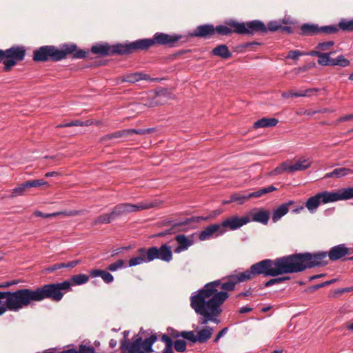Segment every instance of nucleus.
Here are the masks:
<instances>
[{
	"mask_svg": "<svg viewBox=\"0 0 353 353\" xmlns=\"http://www.w3.org/2000/svg\"><path fill=\"white\" fill-rule=\"evenodd\" d=\"M138 256L131 258L128 261V266L132 267L143 263L149 262L147 259L148 253L145 248H140L137 250Z\"/></svg>",
	"mask_w": 353,
	"mask_h": 353,
	"instance_id": "22",
	"label": "nucleus"
},
{
	"mask_svg": "<svg viewBox=\"0 0 353 353\" xmlns=\"http://www.w3.org/2000/svg\"><path fill=\"white\" fill-rule=\"evenodd\" d=\"M228 330V327H224L221 330H220L218 332V334H216V336L214 338V339L213 340V342L215 343H218L219 339L227 333Z\"/></svg>",
	"mask_w": 353,
	"mask_h": 353,
	"instance_id": "63",
	"label": "nucleus"
},
{
	"mask_svg": "<svg viewBox=\"0 0 353 353\" xmlns=\"http://www.w3.org/2000/svg\"><path fill=\"white\" fill-rule=\"evenodd\" d=\"M319 26L314 23H303L300 27L299 34L301 36L309 37L319 35Z\"/></svg>",
	"mask_w": 353,
	"mask_h": 353,
	"instance_id": "24",
	"label": "nucleus"
},
{
	"mask_svg": "<svg viewBox=\"0 0 353 353\" xmlns=\"http://www.w3.org/2000/svg\"><path fill=\"white\" fill-rule=\"evenodd\" d=\"M153 207H154V205L152 203L146 202H141L138 204H131L128 203H119L112 209L110 214L113 221L119 217L125 215L128 213L145 209H150Z\"/></svg>",
	"mask_w": 353,
	"mask_h": 353,
	"instance_id": "9",
	"label": "nucleus"
},
{
	"mask_svg": "<svg viewBox=\"0 0 353 353\" xmlns=\"http://www.w3.org/2000/svg\"><path fill=\"white\" fill-rule=\"evenodd\" d=\"M26 49L23 46H13L6 50L0 49V63H3V70L10 71L12 67L24 60Z\"/></svg>",
	"mask_w": 353,
	"mask_h": 353,
	"instance_id": "8",
	"label": "nucleus"
},
{
	"mask_svg": "<svg viewBox=\"0 0 353 353\" xmlns=\"http://www.w3.org/2000/svg\"><path fill=\"white\" fill-rule=\"evenodd\" d=\"M188 38L182 34L156 32L152 38L140 39L130 42L119 43V56H128L141 51H148L152 46L178 47L186 43Z\"/></svg>",
	"mask_w": 353,
	"mask_h": 353,
	"instance_id": "2",
	"label": "nucleus"
},
{
	"mask_svg": "<svg viewBox=\"0 0 353 353\" xmlns=\"http://www.w3.org/2000/svg\"><path fill=\"white\" fill-rule=\"evenodd\" d=\"M157 341V334H153L144 340L141 336L134 337L132 342L124 339L121 341L120 347L122 350L128 351V353H152L154 352L152 345Z\"/></svg>",
	"mask_w": 353,
	"mask_h": 353,
	"instance_id": "7",
	"label": "nucleus"
},
{
	"mask_svg": "<svg viewBox=\"0 0 353 353\" xmlns=\"http://www.w3.org/2000/svg\"><path fill=\"white\" fill-rule=\"evenodd\" d=\"M68 281L71 282L72 285H80L88 282L89 276L85 274H75Z\"/></svg>",
	"mask_w": 353,
	"mask_h": 353,
	"instance_id": "36",
	"label": "nucleus"
},
{
	"mask_svg": "<svg viewBox=\"0 0 353 353\" xmlns=\"http://www.w3.org/2000/svg\"><path fill=\"white\" fill-rule=\"evenodd\" d=\"M276 190H277V188L272 185L268 187L263 188L259 190L251 192V196H252V198H259L265 194L272 192Z\"/></svg>",
	"mask_w": 353,
	"mask_h": 353,
	"instance_id": "44",
	"label": "nucleus"
},
{
	"mask_svg": "<svg viewBox=\"0 0 353 353\" xmlns=\"http://www.w3.org/2000/svg\"><path fill=\"white\" fill-rule=\"evenodd\" d=\"M284 274H283L282 275H283ZM281 274H280L279 276H281ZM279 275L277 276H272L273 278L270 279L269 281H266L265 283H263V287L262 288H268V287H270L273 285H276V284H279V283H281V280H280V278L278 277Z\"/></svg>",
	"mask_w": 353,
	"mask_h": 353,
	"instance_id": "55",
	"label": "nucleus"
},
{
	"mask_svg": "<svg viewBox=\"0 0 353 353\" xmlns=\"http://www.w3.org/2000/svg\"><path fill=\"white\" fill-rule=\"evenodd\" d=\"M176 222H174L172 219H165L164 220H161L157 223V225L159 227H165V226H169L172 227V224H174Z\"/></svg>",
	"mask_w": 353,
	"mask_h": 353,
	"instance_id": "61",
	"label": "nucleus"
},
{
	"mask_svg": "<svg viewBox=\"0 0 353 353\" xmlns=\"http://www.w3.org/2000/svg\"><path fill=\"white\" fill-rule=\"evenodd\" d=\"M225 25H218L214 26V34H216L219 37L230 36L232 33L236 34L235 24L239 21L233 19H229L224 21Z\"/></svg>",
	"mask_w": 353,
	"mask_h": 353,
	"instance_id": "15",
	"label": "nucleus"
},
{
	"mask_svg": "<svg viewBox=\"0 0 353 353\" xmlns=\"http://www.w3.org/2000/svg\"><path fill=\"white\" fill-rule=\"evenodd\" d=\"M192 222H200L199 216H192L190 218H186L183 221H179V223L180 226H185L189 225L190 223Z\"/></svg>",
	"mask_w": 353,
	"mask_h": 353,
	"instance_id": "57",
	"label": "nucleus"
},
{
	"mask_svg": "<svg viewBox=\"0 0 353 353\" xmlns=\"http://www.w3.org/2000/svg\"><path fill=\"white\" fill-rule=\"evenodd\" d=\"M46 285L50 295V300L59 302L63 299L66 292L71 290L72 283L70 281H64L61 283H48Z\"/></svg>",
	"mask_w": 353,
	"mask_h": 353,
	"instance_id": "10",
	"label": "nucleus"
},
{
	"mask_svg": "<svg viewBox=\"0 0 353 353\" xmlns=\"http://www.w3.org/2000/svg\"><path fill=\"white\" fill-rule=\"evenodd\" d=\"M181 337L184 340H188L192 343H196V335L194 334V331H182L181 332Z\"/></svg>",
	"mask_w": 353,
	"mask_h": 353,
	"instance_id": "49",
	"label": "nucleus"
},
{
	"mask_svg": "<svg viewBox=\"0 0 353 353\" xmlns=\"http://www.w3.org/2000/svg\"><path fill=\"white\" fill-rule=\"evenodd\" d=\"M350 64V61L345 59L343 55H339L336 59H332L331 66L339 65L346 67Z\"/></svg>",
	"mask_w": 353,
	"mask_h": 353,
	"instance_id": "46",
	"label": "nucleus"
},
{
	"mask_svg": "<svg viewBox=\"0 0 353 353\" xmlns=\"http://www.w3.org/2000/svg\"><path fill=\"white\" fill-rule=\"evenodd\" d=\"M27 189L28 186L26 185V181L20 183L17 187L12 190L11 194L9 196V197L14 198L18 196H21L24 194Z\"/></svg>",
	"mask_w": 353,
	"mask_h": 353,
	"instance_id": "45",
	"label": "nucleus"
},
{
	"mask_svg": "<svg viewBox=\"0 0 353 353\" xmlns=\"http://www.w3.org/2000/svg\"><path fill=\"white\" fill-rule=\"evenodd\" d=\"M174 350L178 352H184L187 349V342L184 339H176L173 341Z\"/></svg>",
	"mask_w": 353,
	"mask_h": 353,
	"instance_id": "47",
	"label": "nucleus"
},
{
	"mask_svg": "<svg viewBox=\"0 0 353 353\" xmlns=\"http://www.w3.org/2000/svg\"><path fill=\"white\" fill-rule=\"evenodd\" d=\"M211 54L220 57L223 59H228L232 57V54L225 44H219L211 51Z\"/></svg>",
	"mask_w": 353,
	"mask_h": 353,
	"instance_id": "23",
	"label": "nucleus"
},
{
	"mask_svg": "<svg viewBox=\"0 0 353 353\" xmlns=\"http://www.w3.org/2000/svg\"><path fill=\"white\" fill-rule=\"evenodd\" d=\"M350 252L351 248L346 247L345 244H339L331 248L328 252L325 251H318L315 252H305L294 253L293 254H310L312 255V259H310V261L314 263V265L312 267L305 268V270H306L314 268L326 266L328 264V261L325 260L327 256H329L330 261H336L341 259L346 255L350 254Z\"/></svg>",
	"mask_w": 353,
	"mask_h": 353,
	"instance_id": "5",
	"label": "nucleus"
},
{
	"mask_svg": "<svg viewBox=\"0 0 353 353\" xmlns=\"http://www.w3.org/2000/svg\"><path fill=\"white\" fill-rule=\"evenodd\" d=\"M93 54H100L103 57L119 56V43L110 46L108 43H97L91 47L90 50Z\"/></svg>",
	"mask_w": 353,
	"mask_h": 353,
	"instance_id": "12",
	"label": "nucleus"
},
{
	"mask_svg": "<svg viewBox=\"0 0 353 353\" xmlns=\"http://www.w3.org/2000/svg\"><path fill=\"white\" fill-rule=\"evenodd\" d=\"M310 165L311 162L308 159H299L296 161L293 165H288L285 163H281L283 170H285V171H288L290 172L305 170L310 168Z\"/></svg>",
	"mask_w": 353,
	"mask_h": 353,
	"instance_id": "18",
	"label": "nucleus"
},
{
	"mask_svg": "<svg viewBox=\"0 0 353 353\" xmlns=\"http://www.w3.org/2000/svg\"><path fill=\"white\" fill-rule=\"evenodd\" d=\"M333 53V52H322L319 58L318 59L317 63L322 66H331L332 59L330 57V55Z\"/></svg>",
	"mask_w": 353,
	"mask_h": 353,
	"instance_id": "43",
	"label": "nucleus"
},
{
	"mask_svg": "<svg viewBox=\"0 0 353 353\" xmlns=\"http://www.w3.org/2000/svg\"><path fill=\"white\" fill-rule=\"evenodd\" d=\"M295 202L294 201H289L286 203H283L280 205L276 209L273 211L272 213V221L276 223L278 221L282 216L285 215L290 210V207L294 205Z\"/></svg>",
	"mask_w": 353,
	"mask_h": 353,
	"instance_id": "19",
	"label": "nucleus"
},
{
	"mask_svg": "<svg viewBox=\"0 0 353 353\" xmlns=\"http://www.w3.org/2000/svg\"><path fill=\"white\" fill-rule=\"evenodd\" d=\"M155 131L154 128H145V129H128L129 137L132 136L134 134H146L154 132Z\"/></svg>",
	"mask_w": 353,
	"mask_h": 353,
	"instance_id": "50",
	"label": "nucleus"
},
{
	"mask_svg": "<svg viewBox=\"0 0 353 353\" xmlns=\"http://www.w3.org/2000/svg\"><path fill=\"white\" fill-rule=\"evenodd\" d=\"M167 332L168 334V335L171 339L172 338L177 339L179 337H181V332H179L178 330H175L173 327H168Z\"/></svg>",
	"mask_w": 353,
	"mask_h": 353,
	"instance_id": "59",
	"label": "nucleus"
},
{
	"mask_svg": "<svg viewBox=\"0 0 353 353\" xmlns=\"http://www.w3.org/2000/svg\"><path fill=\"white\" fill-rule=\"evenodd\" d=\"M305 55V52L299 50H290L286 55V59H290L292 60H297L300 56Z\"/></svg>",
	"mask_w": 353,
	"mask_h": 353,
	"instance_id": "54",
	"label": "nucleus"
},
{
	"mask_svg": "<svg viewBox=\"0 0 353 353\" xmlns=\"http://www.w3.org/2000/svg\"><path fill=\"white\" fill-rule=\"evenodd\" d=\"M89 125V121H82L81 120L77 119L70 121V127L72 126H88Z\"/></svg>",
	"mask_w": 353,
	"mask_h": 353,
	"instance_id": "62",
	"label": "nucleus"
},
{
	"mask_svg": "<svg viewBox=\"0 0 353 353\" xmlns=\"http://www.w3.org/2000/svg\"><path fill=\"white\" fill-rule=\"evenodd\" d=\"M279 121L275 118H266L263 117L257 120L254 123L253 128L254 129L260 128H270L274 127L278 123Z\"/></svg>",
	"mask_w": 353,
	"mask_h": 353,
	"instance_id": "27",
	"label": "nucleus"
},
{
	"mask_svg": "<svg viewBox=\"0 0 353 353\" xmlns=\"http://www.w3.org/2000/svg\"><path fill=\"white\" fill-rule=\"evenodd\" d=\"M26 185L28 186V188H37L41 185L49 186V183L48 181H44L43 179H35L26 181Z\"/></svg>",
	"mask_w": 353,
	"mask_h": 353,
	"instance_id": "48",
	"label": "nucleus"
},
{
	"mask_svg": "<svg viewBox=\"0 0 353 353\" xmlns=\"http://www.w3.org/2000/svg\"><path fill=\"white\" fill-rule=\"evenodd\" d=\"M214 330L210 326H205L201 330L197 332L196 343H206L213 334Z\"/></svg>",
	"mask_w": 353,
	"mask_h": 353,
	"instance_id": "25",
	"label": "nucleus"
},
{
	"mask_svg": "<svg viewBox=\"0 0 353 353\" xmlns=\"http://www.w3.org/2000/svg\"><path fill=\"white\" fill-rule=\"evenodd\" d=\"M179 227H181V226H180L179 222H176L174 224H172V227H170V228L154 234V237H163L167 235L173 234L176 232L181 231V230L179 229Z\"/></svg>",
	"mask_w": 353,
	"mask_h": 353,
	"instance_id": "39",
	"label": "nucleus"
},
{
	"mask_svg": "<svg viewBox=\"0 0 353 353\" xmlns=\"http://www.w3.org/2000/svg\"><path fill=\"white\" fill-rule=\"evenodd\" d=\"M261 43L257 41L247 42L241 44L239 47L242 48H254L256 46H260Z\"/></svg>",
	"mask_w": 353,
	"mask_h": 353,
	"instance_id": "64",
	"label": "nucleus"
},
{
	"mask_svg": "<svg viewBox=\"0 0 353 353\" xmlns=\"http://www.w3.org/2000/svg\"><path fill=\"white\" fill-rule=\"evenodd\" d=\"M353 291V287H349V288H339L334 290L333 296L337 297L341 296V294L344 293H347Z\"/></svg>",
	"mask_w": 353,
	"mask_h": 353,
	"instance_id": "58",
	"label": "nucleus"
},
{
	"mask_svg": "<svg viewBox=\"0 0 353 353\" xmlns=\"http://www.w3.org/2000/svg\"><path fill=\"white\" fill-rule=\"evenodd\" d=\"M112 222L110 212L98 216L92 222V225L108 224Z\"/></svg>",
	"mask_w": 353,
	"mask_h": 353,
	"instance_id": "42",
	"label": "nucleus"
},
{
	"mask_svg": "<svg viewBox=\"0 0 353 353\" xmlns=\"http://www.w3.org/2000/svg\"><path fill=\"white\" fill-rule=\"evenodd\" d=\"M338 34V29L336 24L319 26V34Z\"/></svg>",
	"mask_w": 353,
	"mask_h": 353,
	"instance_id": "40",
	"label": "nucleus"
},
{
	"mask_svg": "<svg viewBox=\"0 0 353 353\" xmlns=\"http://www.w3.org/2000/svg\"><path fill=\"white\" fill-rule=\"evenodd\" d=\"M175 240L178 243V246L174 249L175 253H180L188 249L194 244V241L190 239L185 234H179L175 236Z\"/></svg>",
	"mask_w": 353,
	"mask_h": 353,
	"instance_id": "20",
	"label": "nucleus"
},
{
	"mask_svg": "<svg viewBox=\"0 0 353 353\" xmlns=\"http://www.w3.org/2000/svg\"><path fill=\"white\" fill-rule=\"evenodd\" d=\"M334 45V42L333 41H324L321 43H319L315 48L316 50L322 51H326L329 50L331 47H332Z\"/></svg>",
	"mask_w": 353,
	"mask_h": 353,
	"instance_id": "53",
	"label": "nucleus"
},
{
	"mask_svg": "<svg viewBox=\"0 0 353 353\" xmlns=\"http://www.w3.org/2000/svg\"><path fill=\"white\" fill-rule=\"evenodd\" d=\"M250 221L248 216H243L239 217L236 215L231 216L225 219L221 223L223 229L228 228L230 230H236L241 227L246 225Z\"/></svg>",
	"mask_w": 353,
	"mask_h": 353,
	"instance_id": "13",
	"label": "nucleus"
},
{
	"mask_svg": "<svg viewBox=\"0 0 353 353\" xmlns=\"http://www.w3.org/2000/svg\"><path fill=\"white\" fill-rule=\"evenodd\" d=\"M156 97H168L170 93L167 88H159L154 90Z\"/></svg>",
	"mask_w": 353,
	"mask_h": 353,
	"instance_id": "60",
	"label": "nucleus"
},
{
	"mask_svg": "<svg viewBox=\"0 0 353 353\" xmlns=\"http://www.w3.org/2000/svg\"><path fill=\"white\" fill-rule=\"evenodd\" d=\"M70 56L72 59H85L88 57L89 51L78 48L74 43H65L57 48L47 45L34 50L32 60L36 63L58 62Z\"/></svg>",
	"mask_w": 353,
	"mask_h": 353,
	"instance_id": "3",
	"label": "nucleus"
},
{
	"mask_svg": "<svg viewBox=\"0 0 353 353\" xmlns=\"http://www.w3.org/2000/svg\"><path fill=\"white\" fill-rule=\"evenodd\" d=\"M353 174V170L349 168H338L325 174V178H341Z\"/></svg>",
	"mask_w": 353,
	"mask_h": 353,
	"instance_id": "28",
	"label": "nucleus"
},
{
	"mask_svg": "<svg viewBox=\"0 0 353 353\" xmlns=\"http://www.w3.org/2000/svg\"><path fill=\"white\" fill-rule=\"evenodd\" d=\"M310 254H289L275 259H264L252 264L245 272L228 276V281L215 280L206 283L197 294L190 297V306L200 316L199 325H206L211 321L219 324L218 317L222 313V304L228 299V291H233L239 283H243L263 275L264 277L275 276L283 274L300 273L307 268L314 266Z\"/></svg>",
	"mask_w": 353,
	"mask_h": 353,
	"instance_id": "1",
	"label": "nucleus"
},
{
	"mask_svg": "<svg viewBox=\"0 0 353 353\" xmlns=\"http://www.w3.org/2000/svg\"><path fill=\"white\" fill-rule=\"evenodd\" d=\"M11 294L15 312H18L24 307H28L33 303L50 299L46 284L34 289H19L11 292Z\"/></svg>",
	"mask_w": 353,
	"mask_h": 353,
	"instance_id": "4",
	"label": "nucleus"
},
{
	"mask_svg": "<svg viewBox=\"0 0 353 353\" xmlns=\"http://www.w3.org/2000/svg\"><path fill=\"white\" fill-rule=\"evenodd\" d=\"M214 35V25L210 23L203 24L196 27L193 32L185 35L188 41L189 37H199L204 39L212 38Z\"/></svg>",
	"mask_w": 353,
	"mask_h": 353,
	"instance_id": "14",
	"label": "nucleus"
},
{
	"mask_svg": "<svg viewBox=\"0 0 353 353\" xmlns=\"http://www.w3.org/2000/svg\"><path fill=\"white\" fill-rule=\"evenodd\" d=\"M226 232L225 229L221 228V223L212 224L207 226L199 235L200 241H205L210 239L213 234L216 232V236L222 235Z\"/></svg>",
	"mask_w": 353,
	"mask_h": 353,
	"instance_id": "17",
	"label": "nucleus"
},
{
	"mask_svg": "<svg viewBox=\"0 0 353 353\" xmlns=\"http://www.w3.org/2000/svg\"><path fill=\"white\" fill-rule=\"evenodd\" d=\"M148 261H152L154 259H160L165 262H170L172 259V252L170 246L162 244L160 248L152 246L147 249Z\"/></svg>",
	"mask_w": 353,
	"mask_h": 353,
	"instance_id": "11",
	"label": "nucleus"
},
{
	"mask_svg": "<svg viewBox=\"0 0 353 353\" xmlns=\"http://www.w3.org/2000/svg\"><path fill=\"white\" fill-rule=\"evenodd\" d=\"M317 89H307L304 91L299 92H293L292 90L288 92H283L281 93V97L284 99H288L290 97H305L309 95L312 92H316Z\"/></svg>",
	"mask_w": 353,
	"mask_h": 353,
	"instance_id": "33",
	"label": "nucleus"
},
{
	"mask_svg": "<svg viewBox=\"0 0 353 353\" xmlns=\"http://www.w3.org/2000/svg\"><path fill=\"white\" fill-rule=\"evenodd\" d=\"M251 198V193H236L230 196V201L237 202L239 204H243L246 200H248Z\"/></svg>",
	"mask_w": 353,
	"mask_h": 353,
	"instance_id": "41",
	"label": "nucleus"
},
{
	"mask_svg": "<svg viewBox=\"0 0 353 353\" xmlns=\"http://www.w3.org/2000/svg\"><path fill=\"white\" fill-rule=\"evenodd\" d=\"M83 348L84 345L81 344L79 345L78 350L76 348H69L67 350H60V349L57 347H52L45 350V352L46 353H83Z\"/></svg>",
	"mask_w": 353,
	"mask_h": 353,
	"instance_id": "34",
	"label": "nucleus"
},
{
	"mask_svg": "<svg viewBox=\"0 0 353 353\" xmlns=\"http://www.w3.org/2000/svg\"><path fill=\"white\" fill-rule=\"evenodd\" d=\"M125 261L123 259L117 260L116 262L110 264L107 267V270L110 272H115L118 269L122 268L124 267Z\"/></svg>",
	"mask_w": 353,
	"mask_h": 353,
	"instance_id": "51",
	"label": "nucleus"
},
{
	"mask_svg": "<svg viewBox=\"0 0 353 353\" xmlns=\"http://www.w3.org/2000/svg\"><path fill=\"white\" fill-rule=\"evenodd\" d=\"M321 204H326L338 201V196L336 192H329L327 190L318 193Z\"/></svg>",
	"mask_w": 353,
	"mask_h": 353,
	"instance_id": "26",
	"label": "nucleus"
},
{
	"mask_svg": "<svg viewBox=\"0 0 353 353\" xmlns=\"http://www.w3.org/2000/svg\"><path fill=\"white\" fill-rule=\"evenodd\" d=\"M254 210L255 212H251L252 221L263 225L268 224L270 216L269 211L262 208L254 209Z\"/></svg>",
	"mask_w": 353,
	"mask_h": 353,
	"instance_id": "21",
	"label": "nucleus"
},
{
	"mask_svg": "<svg viewBox=\"0 0 353 353\" xmlns=\"http://www.w3.org/2000/svg\"><path fill=\"white\" fill-rule=\"evenodd\" d=\"M277 26H274V23L269 21L267 24H265L261 20L254 19L252 21H248L245 22H239L235 24L236 32L237 34L253 36L257 35H265L270 30H274Z\"/></svg>",
	"mask_w": 353,
	"mask_h": 353,
	"instance_id": "6",
	"label": "nucleus"
},
{
	"mask_svg": "<svg viewBox=\"0 0 353 353\" xmlns=\"http://www.w3.org/2000/svg\"><path fill=\"white\" fill-rule=\"evenodd\" d=\"M161 341L165 343V345L162 353H174L173 341L168 335L163 334L161 336Z\"/></svg>",
	"mask_w": 353,
	"mask_h": 353,
	"instance_id": "38",
	"label": "nucleus"
},
{
	"mask_svg": "<svg viewBox=\"0 0 353 353\" xmlns=\"http://www.w3.org/2000/svg\"><path fill=\"white\" fill-rule=\"evenodd\" d=\"M320 198L318 193L310 197L305 202V207L312 213L314 212L321 205Z\"/></svg>",
	"mask_w": 353,
	"mask_h": 353,
	"instance_id": "32",
	"label": "nucleus"
},
{
	"mask_svg": "<svg viewBox=\"0 0 353 353\" xmlns=\"http://www.w3.org/2000/svg\"><path fill=\"white\" fill-rule=\"evenodd\" d=\"M59 214H65L66 216H77L79 214V212L77 210H72L68 212H54V213H50V214H46L41 211L36 210L34 212V215L37 217H42V218H50V217H55Z\"/></svg>",
	"mask_w": 353,
	"mask_h": 353,
	"instance_id": "29",
	"label": "nucleus"
},
{
	"mask_svg": "<svg viewBox=\"0 0 353 353\" xmlns=\"http://www.w3.org/2000/svg\"><path fill=\"white\" fill-rule=\"evenodd\" d=\"M338 32L340 30L344 32H352L353 31V19L347 20L342 19L338 24H336Z\"/></svg>",
	"mask_w": 353,
	"mask_h": 353,
	"instance_id": "37",
	"label": "nucleus"
},
{
	"mask_svg": "<svg viewBox=\"0 0 353 353\" xmlns=\"http://www.w3.org/2000/svg\"><path fill=\"white\" fill-rule=\"evenodd\" d=\"M336 192L339 201L353 199V187L340 188Z\"/></svg>",
	"mask_w": 353,
	"mask_h": 353,
	"instance_id": "35",
	"label": "nucleus"
},
{
	"mask_svg": "<svg viewBox=\"0 0 353 353\" xmlns=\"http://www.w3.org/2000/svg\"><path fill=\"white\" fill-rule=\"evenodd\" d=\"M7 311L15 312L11 291H0V316Z\"/></svg>",
	"mask_w": 353,
	"mask_h": 353,
	"instance_id": "16",
	"label": "nucleus"
},
{
	"mask_svg": "<svg viewBox=\"0 0 353 353\" xmlns=\"http://www.w3.org/2000/svg\"><path fill=\"white\" fill-rule=\"evenodd\" d=\"M140 72H135L125 75L123 81L134 83L140 81Z\"/></svg>",
	"mask_w": 353,
	"mask_h": 353,
	"instance_id": "52",
	"label": "nucleus"
},
{
	"mask_svg": "<svg viewBox=\"0 0 353 353\" xmlns=\"http://www.w3.org/2000/svg\"><path fill=\"white\" fill-rule=\"evenodd\" d=\"M128 137H129L128 129H123V130H119V131L114 132L113 133L105 134V135L103 136L100 139V141L101 143H104V142H105L107 141H110L112 139H119V138Z\"/></svg>",
	"mask_w": 353,
	"mask_h": 353,
	"instance_id": "30",
	"label": "nucleus"
},
{
	"mask_svg": "<svg viewBox=\"0 0 353 353\" xmlns=\"http://www.w3.org/2000/svg\"><path fill=\"white\" fill-rule=\"evenodd\" d=\"M101 278L105 283H110L114 281V276L107 270H103Z\"/></svg>",
	"mask_w": 353,
	"mask_h": 353,
	"instance_id": "56",
	"label": "nucleus"
},
{
	"mask_svg": "<svg viewBox=\"0 0 353 353\" xmlns=\"http://www.w3.org/2000/svg\"><path fill=\"white\" fill-rule=\"evenodd\" d=\"M271 23H274V26H277L275 30L274 29V30H270L271 32L279 31L281 33L291 34L294 33L296 29V26H282L281 25V22L276 21H271Z\"/></svg>",
	"mask_w": 353,
	"mask_h": 353,
	"instance_id": "31",
	"label": "nucleus"
}]
</instances>
